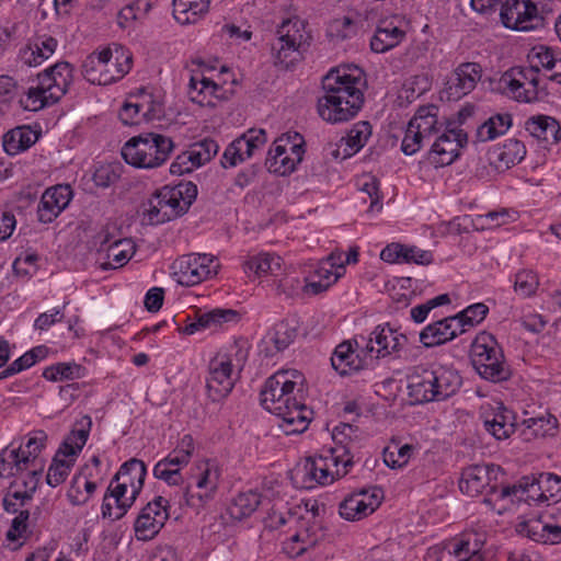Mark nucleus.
I'll return each instance as SVG.
<instances>
[{
    "mask_svg": "<svg viewBox=\"0 0 561 561\" xmlns=\"http://www.w3.org/2000/svg\"><path fill=\"white\" fill-rule=\"evenodd\" d=\"M333 445L305 460L294 473L297 486L311 490L329 485L345 477L355 463L362 445V432L357 426L340 423L332 430Z\"/></svg>",
    "mask_w": 561,
    "mask_h": 561,
    "instance_id": "f257e3e1",
    "label": "nucleus"
},
{
    "mask_svg": "<svg viewBox=\"0 0 561 561\" xmlns=\"http://www.w3.org/2000/svg\"><path fill=\"white\" fill-rule=\"evenodd\" d=\"M304 375L297 369H282L268 377L261 390V403L275 414L284 434L305 432L311 421V410L297 400L295 389L302 385Z\"/></svg>",
    "mask_w": 561,
    "mask_h": 561,
    "instance_id": "f03ea898",
    "label": "nucleus"
},
{
    "mask_svg": "<svg viewBox=\"0 0 561 561\" xmlns=\"http://www.w3.org/2000/svg\"><path fill=\"white\" fill-rule=\"evenodd\" d=\"M365 81L358 67L331 69L322 80L324 95L318 100V113L325 122L336 124L350 121L364 103Z\"/></svg>",
    "mask_w": 561,
    "mask_h": 561,
    "instance_id": "7ed1b4c3",
    "label": "nucleus"
},
{
    "mask_svg": "<svg viewBox=\"0 0 561 561\" xmlns=\"http://www.w3.org/2000/svg\"><path fill=\"white\" fill-rule=\"evenodd\" d=\"M147 467L145 462L137 458H131L124 462L110 483V491L113 492L115 501L119 503L116 512L111 514V505L105 501L104 517L111 520H118L125 516L133 506L137 496L140 494Z\"/></svg>",
    "mask_w": 561,
    "mask_h": 561,
    "instance_id": "20e7f679",
    "label": "nucleus"
},
{
    "mask_svg": "<svg viewBox=\"0 0 561 561\" xmlns=\"http://www.w3.org/2000/svg\"><path fill=\"white\" fill-rule=\"evenodd\" d=\"M175 148L172 138L146 133L129 138L122 147L124 161L138 169H157L163 165Z\"/></svg>",
    "mask_w": 561,
    "mask_h": 561,
    "instance_id": "39448f33",
    "label": "nucleus"
},
{
    "mask_svg": "<svg viewBox=\"0 0 561 561\" xmlns=\"http://www.w3.org/2000/svg\"><path fill=\"white\" fill-rule=\"evenodd\" d=\"M131 65V53L116 45L89 55L82 65V73L93 84L107 85L126 76Z\"/></svg>",
    "mask_w": 561,
    "mask_h": 561,
    "instance_id": "423d86ee",
    "label": "nucleus"
},
{
    "mask_svg": "<svg viewBox=\"0 0 561 561\" xmlns=\"http://www.w3.org/2000/svg\"><path fill=\"white\" fill-rule=\"evenodd\" d=\"M92 420L89 415L76 421L48 467L46 482L49 486L56 488L67 480L89 438Z\"/></svg>",
    "mask_w": 561,
    "mask_h": 561,
    "instance_id": "0eeeda50",
    "label": "nucleus"
},
{
    "mask_svg": "<svg viewBox=\"0 0 561 561\" xmlns=\"http://www.w3.org/2000/svg\"><path fill=\"white\" fill-rule=\"evenodd\" d=\"M197 187L188 182L164 186L148 202L145 217L150 225H160L184 214L196 198Z\"/></svg>",
    "mask_w": 561,
    "mask_h": 561,
    "instance_id": "6e6552de",
    "label": "nucleus"
},
{
    "mask_svg": "<svg viewBox=\"0 0 561 561\" xmlns=\"http://www.w3.org/2000/svg\"><path fill=\"white\" fill-rule=\"evenodd\" d=\"M310 35L307 23L298 16L283 20L276 27L275 38L271 44L275 66L288 69L300 58V50L308 44Z\"/></svg>",
    "mask_w": 561,
    "mask_h": 561,
    "instance_id": "1a4fd4ad",
    "label": "nucleus"
},
{
    "mask_svg": "<svg viewBox=\"0 0 561 561\" xmlns=\"http://www.w3.org/2000/svg\"><path fill=\"white\" fill-rule=\"evenodd\" d=\"M219 466L210 459L195 461L190 468L187 482L183 489L182 499L188 507L196 511L204 508L214 500L220 482Z\"/></svg>",
    "mask_w": 561,
    "mask_h": 561,
    "instance_id": "9d476101",
    "label": "nucleus"
},
{
    "mask_svg": "<svg viewBox=\"0 0 561 561\" xmlns=\"http://www.w3.org/2000/svg\"><path fill=\"white\" fill-rule=\"evenodd\" d=\"M469 355L473 368L483 379L500 382L510 378V367L492 334L484 331L478 333L471 343Z\"/></svg>",
    "mask_w": 561,
    "mask_h": 561,
    "instance_id": "9b49d317",
    "label": "nucleus"
},
{
    "mask_svg": "<svg viewBox=\"0 0 561 561\" xmlns=\"http://www.w3.org/2000/svg\"><path fill=\"white\" fill-rule=\"evenodd\" d=\"M242 358V352L234 346L219 352L210 360L206 389L211 401L219 402L231 392L237 380L236 369H240Z\"/></svg>",
    "mask_w": 561,
    "mask_h": 561,
    "instance_id": "f8f14e48",
    "label": "nucleus"
},
{
    "mask_svg": "<svg viewBox=\"0 0 561 561\" xmlns=\"http://www.w3.org/2000/svg\"><path fill=\"white\" fill-rule=\"evenodd\" d=\"M305 140L298 133H286L275 139L268 150L265 165L271 173L288 175L302 161Z\"/></svg>",
    "mask_w": 561,
    "mask_h": 561,
    "instance_id": "ddd939ff",
    "label": "nucleus"
},
{
    "mask_svg": "<svg viewBox=\"0 0 561 561\" xmlns=\"http://www.w3.org/2000/svg\"><path fill=\"white\" fill-rule=\"evenodd\" d=\"M438 107L434 104L420 106L407 125L401 150L412 156L421 150L424 142L431 140L440 130Z\"/></svg>",
    "mask_w": 561,
    "mask_h": 561,
    "instance_id": "4468645a",
    "label": "nucleus"
},
{
    "mask_svg": "<svg viewBox=\"0 0 561 561\" xmlns=\"http://www.w3.org/2000/svg\"><path fill=\"white\" fill-rule=\"evenodd\" d=\"M219 260L206 253H190L176 259L172 265L174 279L182 286H195L217 275Z\"/></svg>",
    "mask_w": 561,
    "mask_h": 561,
    "instance_id": "2eb2a0df",
    "label": "nucleus"
},
{
    "mask_svg": "<svg viewBox=\"0 0 561 561\" xmlns=\"http://www.w3.org/2000/svg\"><path fill=\"white\" fill-rule=\"evenodd\" d=\"M504 94L518 101L530 103L539 95V73L533 67H513L499 80Z\"/></svg>",
    "mask_w": 561,
    "mask_h": 561,
    "instance_id": "dca6fc26",
    "label": "nucleus"
},
{
    "mask_svg": "<svg viewBox=\"0 0 561 561\" xmlns=\"http://www.w3.org/2000/svg\"><path fill=\"white\" fill-rule=\"evenodd\" d=\"M434 141L427 152V160L436 168L451 164L456 161L460 151L468 144L467 133L456 126L447 125L437 135H434Z\"/></svg>",
    "mask_w": 561,
    "mask_h": 561,
    "instance_id": "f3484780",
    "label": "nucleus"
},
{
    "mask_svg": "<svg viewBox=\"0 0 561 561\" xmlns=\"http://www.w3.org/2000/svg\"><path fill=\"white\" fill-rule=\"evenodd\" d=\"M542 0H506L500 12L503 25L514 31H531L543 23Z\"/></svg>",
    "mask_w": 561,
    "mask_h": 561,
    "instance_id": "a211bd4d",
    "label": "nucleus"
},
{
    "mask_svg": "<svg viewBox=\"0 0 561 561\" xmlns=\"http://www.w3.org/2000/svg\"><path fill=\"white\" fill-rule=\"evenodd\" d=\"M60 44L55 31L37 30L19 49L18 59L26 67H38L54 56Z\"/></svg>",
    "mask_w": 561,
    "mask_h": 561,
    "instance_id": "6ab92c4d",
    "label": "nucleus"
},
{
    "mask_svg": "<svg viewBox=\"0 0 561 561\" xmlns=\"http://www.w3.org/2000/svg\"><path fill=\"white\" fill-rule=\"evenodd\" d=\"M485 540L484 531L465 530L458 537L437 547V561H469L482 549Z\"/></svg>",
    "mask_w": 561,
    "mask_h": 561,
    "instance_id": "aec40b11",
    "label": "nucleus"
},
{
    "mask_svg": "<svg viewBox=\"0 0 561 561\" xmlns=\"http://www.w3.org/2000/svg\"><path fill=\"white\" fill-rule=\"evenodd\" d=\"M218 150V144L211 138L193 142L185 151L176 156L170 165V172L175 175L191 173L211 161Z\"/></svg>",
    "mask_w": 561,
    "mask_h": 561,
    "instance_id": "412c9836",
    "label": "nucleus"
},
{
    "mask_svg": "<svg viewBox=\"0 0 561 561\" xmlns=\"http://www.w3.org/2000/svg\"><path fill=\"white\" fill-rule=\"evenodd\" d=\"M383 492L378 486L362 489L346 496L339 506L340 516L346 520H359L373 514L381 504Z\"/></svg>",
    "mask_w": 561,
    "mask_h": 561,
    "instance_id": "4be33fe9",
    "label": "nucleus"
},
{
    "mask_svg": "<svg viewBox=\"0 0 561 561\" xmlns=\"http://www.w3.org/2000/svg\"><path fill=\"white\" fill-rule=\"evenodd\" d=\"M364 343L362 352L371 358H381L399 352L408 342L404 334L399 333L389 324L377 325L369 337H360Z\"/></svg>",
    "mask_w": 561,
    "mask_h": 561,
    "instance_id": "5701e85b",
    "label": "nucleus"
},
{
    "mask_svg": "<svg viewBox=\"0 0 561 561\" xmlns=\"http://www.w3.org/2000/svg\"><path fill=\"white\" fill-rule=\"evenodd\" d=\"M525 502L547 505L561 501V477L542 472L538 477H523Z\"/></svg>",
    "mask_w": 561,
    "mask_h": 561,
    "instance_id": "b1692460",
    "label": "nucleus"
},
{
    "mask_svg": "<svg viewBox=\"0 0 561 561\" xmlns=\"http://www.w3.org/2000/svg\"><path fill=\"white\" fill-rule=\"evenodd\" d=\"M232 93L231 85L216 82L202 73H195L190 79L187 95L199 106L216 107L220 102L228 100Z\"/></svg>",
    "mask_w": 561,
    "mask_h": 561,
    "instance_id": "393cba45",
    "label": "nucleus"
},
{
    "mask_svg": "<svg viewBox=\"0 0 561 561\" xmlns=\"http://www.w3.org/2000/svg\"><path fill=\"white\" fill-rule=\"evenodd\" d=\"M168 507L169 501L163 496H157L141 510L135 522L138 539H152L160 531L169 518Z\"/></svg>",
    "mask_w": 561,
    "mask_h": 561,
    "instance_id": "a878e982",
    "label": "nucleus"
},
{
    "mask_svg": "<svg viewBox=\"0 0 561 561\" xmlns=\"http://www.w3.org/2000/svg\"><path fill=\"white\" fill-rule=\"evenodd\" d=\"M405 36V23L401 16L381 19L370 38V49L376 54H383L400 45Z\"/></svg>",
    "mask_w": 561,
    "mask_h": 561,
    "instance_id": "bb28decb",
    "label": "nucleus"
},
{
    "mask_svg": "<svg viewBox=\"0 0 561 561\" xmlns=\"http://www.w3.org/2000/svg\"><path fill=\"white\" fill-rule=\"evenodd\" d=\"M295 529L283 541V551L290 558H297L314 548L322 538L320 527L316 523L298 519Z\"/></svg>",
    "mask_w": 561,
    "mask_h": 561,
    "instance_id": "cd10ccee",
    "label": "nucleus"
},
{
    "mask_svg": "<svg viewBox=\"0 0 561 561\" xmlns=\"http://www.w3.org/2000/svg\"><path fill=\"white\" fill-rule=\"evenodd\" d=\"M73 66L68 61H58L37 73L36 79L49 92V98L60 100L73 82Z\"/></svg>",
    "mask_w": 561,
    "mask_h": 561,
    "instance_id": "c85d7f7f",
    "label": "nucleus"
},
{
    "mask_svg": "<svg viewBox=\"0 0 561 561\" xmlns=\"http://www.w3.org/2000/svg\"><path fill=\"white\" fill-rule=\"evenodd\" d=\"M362 350L363 345L360 346L357 339L354 340V343L352 341L340 343L331 356V365L334 370L341 376H347L365 368L367 362Z\"/></svg>",
    "mask_w": 561,
    "mask_h": 561,
    "instance_id": "c756f323",
    "label": "nucleus"
},
{
    "mask_svg": "<svg viewBox=\"0 0 561 561\" xmlns=\"http://www.w3.org/2000/svg\"><path fill=\"white\" fill-rule=\"evenodd\" d=\"M240 314L233 309L215 308L205 312H197L194 320L187 318V323L180 328L183 334L192 335L204 330H214L225 323L238 322Z\"/></svg>",
    "mask_w": 561,
    "mask_h": 561,
    "instance_id": "7c9ffc66",
    "label": "nucleus"
},
{
    "mask_svg": "<svg viewBox=\"0 0 561 561\" xmlns=\"http://www.w3.org/2000/svg\"><path fill=\"white\" fill-rule=\"evenodd\" d=\"M380 259L390 264L428 265L433 262V253L416 245L392 242L380 252Z\"/></svg>",
    "mask_w": 561,
    "mask_h": 561,
    "instance_id": "2f4dec72",
    "label": "nucleus"
},
{
    "mask_svg": "<svg viewBox=\"0 0 561 561\" xmlns=\"http://www.w3.org/2000/svg\"><path fill=\"white\" fill-rule=\"evenodd\" d=\"M433 391L430 399L443 401L454 396L461 387L462 379L458 371L449 366L438 365L430 368Z\"/></svg>",
    "mask_w": 561,
    "mask_h": 561,
    "instance_id": "473e14b6",
    "label": "nucleus"
},
{
    "mask_svg": "<svg viewBox=\"0 0 561 561\" xmlns=\"http://www.w3.org/2000/svg\"><path fill=\"white\" fill-rule=\"evenodd\" d=\"M38 481V471L32 470L31 473H26L22 482H12L3 499L4 510L9 513H18L21 507L31 502L37 489Z\"/></svg>",
    "mask_w": 561,
    "mask_h": 561,
    "instance_id": "72a5a7b5",
    "label": "nucleus"
},
{
    "mask_svg": "<svg viewBox=\"0 0 561 561\" xmlns=\"http://www.w3.org/2000/svg\"><path fill=\"white\" fill-rule=\"evenodd\" d=\"M458 323L459 322L451 316L427 324L420 332L421 344L426 348H431L454 340L458 335H461L458 330Z\"/></svg>",
    "mask_w": 561,
    "mask_h": 561,
    "instance_id": "f704fd0d",
    "label": "nucleus"
},
{
    "mask_svg": "<svg viewBox=\"0 0 561 561\" xmlns=\"http://www.w3.org/2000/svg\"><path fill=\"white\" fill-rule=\"evenodd\" d=\"M70 197L69 186L57 185L46 190L37 208L39 221L51 222L68 206Z\"/></svg>",
    "mask_w": 561,
    "mask_h": 561,
    "instance_id": "c9c22d12",
    "label": "nucleus"
},
{
    "mask_svg": "<svg viewBox=\"0 0 561 561\" xmlns=\"http://www.w3.org/2000/svg\"><path fill=\"white\" fill-rule=\"evenodd\" d=\"M99 483L93 479L92 469L84 465L72 477L67 490V499L72 506H83L95 493Z\"/></svg>",
    "mask_w": 561,
    "mask_h": 561,
    "instance_id": "e433bc0d",
    "label": "nucleus"
},
{
    "mask_svg": "<svg viewBox=\"0 0 561 561\" xmlns=\"http://www.w3.org/2000/svg\"><path fill=\"white\" fill-rule=\"evenodd\" d=\"M136 252L135 242L129 238L119 240L114 245L98 250V261L103 271L115 270L126 265Z\"/></svg>",
    "mask_w": 561,
    "mask_h": 561,
    "instance_id": "4c0bfd02",
    "label": "nucleus"
},
{
    "mask_svg": "<svg viewBox=\"0 0 561 561\" xmlns=\"http://www.w3.org/2000/svg\"><path fill=\"white\" fill-rule=\"evenodd\" d=\"M483 425L496 439H506L515 431V414L502 403H496L491 412L484 413Z\"/></svg>",
    "mask_w": 561,
    "mask_h": 561,
    "instance_id": "58836bf2",
    "label": "nucleus"
},
{
    "mask_svg": "<svg viewBox=\"0 0 561 561\" xmlns=\"http://www.w3.org/2000/svg\"><path fill=\"white\" fill-rule=\"evenodd\" d=\"M525 501V491L523 480L517 484L492 488L484 497L483 503L497 514L508 511L515 502Z\"/></svg>",
    "mask_w": 561,
    "mask_h": 561,
    "instance_id": "ea45409f",
    "label": "nucleus"
},
{
    "mask_svg": "<svg viewBox=\"0 0 561 561\" xmlns=\"http://www.w3.org/2000/svg\"><path fill=\"white\" fill-rule=\"evenodd\" d=\"M481 77L482 68L478 62L460 64L454 71V79L449 90L456 98L467 95L476 88Z\"/></svg>",
    "mask_w": 561,
    "mask_h": 561,
    "instance_id": "a19ab883",
    "label": "nucleus"
},
{
    "mask_svg": "<svg viewBox=\"0 0 561 561\" xmlns=\"http://www.w3.org/2000/svg\"><path fill=\"white\" fill-rule=\"evenodd\" d=\"M32 470L39 472L37 468H32L28 458L23 456L22 445L10 444L0 451V478L15 477L23 471L31 473Z\"/></svg>",
    "mask_w": 561,
    "mask_h": 561,
    "instance_id": "79ce46f5",
    "label": "nucleus"
},
{
    "mask_svg": "<svg viewBox=\"0 0 561 561\" xmlns=\"http://www.w3.org/2000/svg\"><path fill=\"white\" fill-rule=\"evenodd\" d=\"M283 259L276 253L260 252L249 256L243 263L245 273H253L256 277L280 275L283 268Z\"/></svg>",
    "mask_w": 561,
    "mask_h": 561,
    "instance_id": "37998d69",
    "label": "nucleus"
},
{
    "mask_svg": "<svg viewBox=\"0 0 561 561\" xmlns=\"http://www.w3.org/2000/svg\"><path fill=\"white\" fill-rule=\"evenodd\" d=\"M262 495L254 490L239 492L231 499L227 506V513L233 520L249 518L260 506Z\"/></svg>",
    "mask_w": 561,
    "mask_h": 561,
    "instance_id": "c03bdc74",
    "label": "nucleus"
},
{
    "mask_svg": "<svg viewBox=\"0 0 561 561\" xmlns=\"http://www.w3.org/2000/svg\"><path fill=\"white\" fill-rule=\"evenodd\" d=\"M526 130L535 138L548 145L561 139V127L557 119L550 116L531 117L526 122Z\"/></svg>",
    "mask_w": 561,
    "mask_h": 561,
    "instance_id": "a18cd8bd",
    "label": "nucleus"
},
{
    "mask_svg": "<svg viewBox=\"0 0 561 561\" xmlns=\"http://www.w3.org/2000/svg\"><path fill=\"white\" fill-rule=\"evenodd\" d=\"M38 139V135L28 126L13 128L3 135L2 146L10 156L27 150Z\"/></svg>",
    "mask_w": 561,
    "mask_h": 561,
    "instance_id": "49530a36",
    "label": "nucleus"
},
{
    "mask_svg": "<svg viewBox=\"0 0 561 561\" xmlns=\"http://www.w3.org/2000/svg\"><path fill=\"white\" fill-rule=\"evenodd\" d=\"M490 474L485 467L474 465L462 470L459 490L469 496L479 495L489 484Z\"/></svg>",
    "mask_w": 561,
    "mask_h": 561,
    "instance_id": "de8ad7c7",
    "label": "nucleus"
},
{
    "mask_svg": "<svg viewBox=\"0 0 561 561\" xmlns=\"http://www.w3.org/2000/svg\"><path fill=\"white\" fill-rule=\"evenodd\" d=\"M522 435L524 439L530 440L537 437L553 435L558 428V420L550 412L541 413L537 416L525 419Z\"/></svg>",
    "mask_w": 561,
    "mask_h": 561,
    "instance_id": "09e8293b",
    "label": "nucleus"
},
{
    "mask_svg": "<svg viewBox=\"0 0 561 561\" xmlns=\"http://www.w3.org/2000/svg\"><path fill=\"white\" fill-rule=\"evenodd\" d=\"M210 0H173V16L181 24H192L206 14Z\"/></svg>",
    "mask_w": 561,
    "mask_h": 561,
    "instance_id": "8fccbe9b",
    "label": "nucleus"
},
{
    "mask_svg": "<svg viewBox=\"0 0 561 561\" xmlns=\"http://www.w3.org/2000/svg\"><path fill=\"white\" fill-rule=\"evenodd\" d=\"M409 396L415 403L432 402L433 391L430 380V368L419 367L409 378Z\"/></svg>",
    "mask_w": 561,
    "mask_h": 561,
    "instance_id": "3c124183",
    "label": "nucleus"
},
{
    "mask_svg": "<svg viewBox=\"0 0 561 561\" xmlns=\"http://www.w3.org/2000/svg\"><path fill=\"white\" fill-rule=\"evenodd\" d=\"M524 527L527 528V536L535 541L551 545L561 542V527L556 519L551 523L529 520Z\"/></svg>",
    "mask_w": 561,
    "mask_h": 561,
    "instance_id": "603ef678",
    "label": "nucleus"
},
{
    "mask_svg": "<svg viewBox=\"0 0 561 561\" xmlns=\"http://www.w3.org/2000/svg\"><path fill=\"white\" fill-rule=\"evenodd\" d=\"M493 154L502 167L510 168L519 163L525 158L526 147L518 139L510 138L497 146Z\"/></svg>",
    "mask_w": 561,
    "mask_h": 561,
    "instance_id": "864d4df0",
    "label": "nucleus"
},
{
    "mask_svg": "<svg viewBox=\"0 0 561 561\" xmlns=\"http://www.w3.org/2000/svg\"><path fill=\"white\" fill-rule=\"evenodd\" d=\"M84 367L72 362V363H57L48 366L43 371V377L53 382L64 380H75L84 377Z\"/></svg>",
    "mask_w": 561,
    "mask_h": 561,
    "instance_id": "5fc2aeb1",
    "label": "nucleus"
},
{
    "mask_svg": "<svg viewBox=\"0 0 561 561\" xmlns=\"http://www.w3.org/2000/svg\"><path fill=\"white\" fill-rule=\"evenodd\" d=\"M370 135L371 125L368 122L362 121L354 124L346 137L341 139L345 144V156H352L359 151L366 145Z\"/></svg>",
    "mask_w": 561,
    "mask_h": 561,
    "instance_id": "6e6d98bb",
    "label": "nucleus"
},
{
    "mask_svg": "<svg viewBox=\"0 0 561 561\" xmlns=\"http://www.w3.org/2000/svg\"><path fill=\"white\" fill-rule=\"evenodd\" d=\"M414 451L415 447L411 444L401 445L397 440H391L383 449V461L389 468H402L409 462Z\"/></svg>",
    "mask_w": 561,
    "mask_h": 561,
    "instance_id": "4d7b16f0",
    "label": "nucleus"
},
{
    "mask_svg": "<svg viewBox=\"0 0 561 561\" xmlns=\"http://www.w3.org/2000/svg\"><path fill=\"white\" fill-rule=\"evenodd\" d=\"M489 307L483 302H477L468 306L462 311L453 316L459 323L460 334L466 333L469 329L480 324L486 317Z\"/></svg>",
    "mask_w": 561,
    "mask_h": 561,
    "instance_id": "13d9d810",
    "label": "nucleus"
},
{
    "mask_svg": "<svg viewBox=\"0 0 561 561\" xmlns=\"http://www.w3.org/2000/svg\"><path fill=\"white\" fill-rule=\"evenodd\" d=\"M58 100L50 99L49 92L37 81L36 87H31L27 92L20 99L21 106L26 111H39L46 106L54 105Z\"/></svg>",
    "mask_w": 561,
    "mask_h": 561,
    "instance_id": "bf43d9fd",
    "label": "nucleus"
},
{
    "mask_svg": "<svg viewBox=\"0 0 561 561\" xmlns=\"http://www.w3.org/2000/svg\"><path fill=\"white\" fill-rule=\"evenodd\" d=\"M511 124L512 117L508 114H497L491 116L478 128V138L481 141L492 140L500 135H503L510 128Z\"/></svg>",
    "mask_w": 561,
    "mask_h": 561,
    "instance_id": "052dcab7",
    "label": "nucleus"
},
{
    "mask_svg": "<svg viewBox=\"0 0 561 561\" xmlns=\"http://www.w3.org/2000/svg\"><path fill=\"white\" fill-rule=\"evenodd\" d=\"M236 144L239 146V150H241L243 157L250 159L256 150L262 148L266 141V133L264 129H249L242 136L234 139Z\"/></svg>",
    "mask_w": 561,
    "mask_h": 561,
    "instance_id": "680f3d73",
    "label": "nucleus"
},
{
    "mask_svg": "<svg viewBox=\"0 0 561 561\" xmlns=\"http://www.w3.org/2000/svg\"><path fill=\"white\" fill-rule=\"evenodd\" d=\"M47 444V434L42 431H33L27 435V440L24 446H22L23 456L28 458V463L32 468H37L39 472L42 471V467L37 466V460L46 447Z\"/></svg>",
    "mask_w": 561,
    "mask_h": 561,
    "instance_id": "e2e57ef3",
    "label": "nucleus"
},
{
    "mask_svg": "<svg viewBox=\"0 0 561 561\" xmlns=\"http://www.w3.org/2000/svg\"><path fill=\"white\" fill-rule=\"evenodd\" d=\"M558 56L559 53L554 51L552 48L548 46H536L528 54L529 66L537 70L538 73L541 69L547 72L552 71L553 64Z\"/></svg>",
    "mask_w": 561,
    "mask_h": 561,
    "instance_id": "0e129e2a",
    "label": "nucleus"
},
{
    "mask_svg": "<svg viewBox=\"0 0 561 561\" xmlns=\"http://www.w3.org/2000/svg\"><path fill=\"white\" fill-rule=\"evenodd\" d=\"M539 287V277L533 270H522L516 273L514 290L523 298L531 297Z\"/></svg>",
    "mask_w": 561,
    "mask_h": 561,
    "instance_id": "69168bd1",
    "label": "nucleus"
},
{
    "mask_svg": "<svg viewBox=\"0 0 561 561\" xmlns=\"http://www.w3.org/2000/svg\"><path fill=\"white\" fill-rule=\"evenodd\" d=\"M331 37L336 39L352 38L357 34L356 21L350 16H342L333 20L328 28Z\"/></svg>",
    "mask_w": 561,
    "mask_h": 561,
    "instance_id": "338daca9",
    "label": "nucleus"
},
{
    "mask_svg": "<svg viewBox=\"0 0 561 561\" xmlns=\"http://www.w3.org/2000/svg\"><path fill=\"white\" fill-rule=\"evenodd\" d=\"M181 470L182 469L161 459L153 467V476L169 485H182L184 483V478Z\"/></svg>",
    "mask_w": 561,
    "mask_h": 561,
    "instance_id": "774afa93",
    "label": "nucleus"
}]
</instances>
